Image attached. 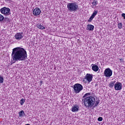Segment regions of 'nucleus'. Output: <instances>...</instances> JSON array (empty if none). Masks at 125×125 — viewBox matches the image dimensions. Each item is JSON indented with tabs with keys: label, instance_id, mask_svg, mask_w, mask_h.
<instances>
[{
	"label": "nucleus",
	"instance_id": "nucleus-1",
	"mask_svg": "<svg viewBox=\"0 0 125 125\" xmlns=\"http://www.w3.org/2000/svg\"><path fill=\"white\" fill-rule=\"evenodd\" d=\"M12 57L13 61H25L27 57V51L22 47H17L13 49Z\"/></svg>",
	"mask_w": 125,
	"mask_h": 125
},
{
	"label": "nucleus",
	"instance_id": "nucleus-2",
	"mask_svg": "<svg viewBox=\"0 0 125 125\" xmlns=\"http://www.w3.org/2000/svg\"><path fill=\"white\" fill-rule=\"evenodd\" d=\"M91 93H87L84 95L82 100L83 101L84 105L86 108H94L97 107L98 104H99V101H96L95 98L92 96H90Z\"/></svg>",
	"mask_w": 125,
	"mask_h": 125
},
{
	"label": "nucleus",
	"instance_id": "nucleus-3",
	"mask_svg": "<svg viewBox=\"0 0 125 125\" xmlns=\"http://www.w3.org/2000/svg\"><path fill=\"white\" fill-rule=\"evenodd\" d=\"M67 9L69 11H71V12L73 11H76L79 8L78 6V4L76 2H72L69 3L67 5Z\"/></svg>",
	"mask_w": 125,
	"mask_h": 125
},
{
	"label": "nucleus",
	"instance_id": "nucleus-4",
	"mask_svg": "<svg viewBox=\"0 0 125 125\" xmlns=\"http://www.w3.org/2000/svg\"><path fill=\"white\" fill-rule=\"evenodd\" d=\"M73 89L75 93H80L83 89V87L80 83H76L73 85Z\"/></svg>",
	"mask_w": 125,
	"mask_h": 125
},
{
	"label": "nucleus",
	"instance_id": "nucleus-5",
	"mask_svg": "<svg viewBox=\"0 0 125 125\" xmlns=\"http://www.w3.org/2000/svg\"><path fill=\"white\" fill-rule=\"evenodd\" d=\"M0 11L2 14H4L5 16H7L10 14V9L6 7H3L0 9Z\"/></svg>",
	"mask_w": 125,
	"mask_h": 125
},
{
	"label": "nucleus",
	"instance_id": "nucleus-6",
	"mask_svg": "<svg viewBox=\"0 0 125 125\" xmlns=\"http://www.w3.org/2000/svg\"><path fill=\"white\" fill-rule=\"evenodd\" d=\"M104 75L106 78H110V77H111L112 75H113V71H112V70H111L110 68H107L105 69Z\"/></svg>",
	"mask_w": 125,
	"mask_h": 125
},
{
	"label": "nucleus",
	"instance_id": "nucleus-7",
	"mask_svg": "<svg viewBox=\"0 0 125 125\" xmlns=\"http://www.w3.org/2000/svg\"><path fill=\"white\" fill-rule=\"evenodd\" d=\"M122 87V83L119 82H117L114 85V88L115 90H121Z\"/></svg>",
	"mask_w": 125,
	"mask_h": 125
},
{
	"label": "nucleus",
	"instance_id": "nucleus-8",
	"mask_svg": "<svg viewBox=\"0 0 125 125\" xmlns=\"http://www.w3.org/2000/svg\"><path fill=\"white\" fill-rule=\"evenodd\" d=\"M23 37H24V35H23V33H18L16 34L15 36V38L17 41H20L21 39H23Z\"/></svg>",
	"mask_w": 125,
	"mask_h": 125
},
{
	"label": "nucleus",
	"instance_id": "nucleus-9",
	"mask_svg": "<svg viewBox=\"0 0 125 125\" xmlns=\"http://www.w3.org/2000/svg\"><path fill=\"white\" fill-rule=\"evenodd\" d=\"M41 9L39 8H36L33 11V14L34 15V16H38L41 14Z\"/></svg>",
	"mask_w": 125,
	"mask_h": 125
},
{
	"label": "nucleus",
	"instance_id": "nucleus-10",
	"mask_svg": "<svg viewBox=\"0 0 125 125\" xmlns=\"http://www.w3.org/2000/svg\"><path fill=\"white\" fill-rule=\"evenodd\" d=\"M98 12V11L97 10L94 11L93 14H92L91 16L90 17V18L88 20V22H91V21H92V20H93V18H94V17L96 16Z\"/></svg>",
	"mask_w": 125,
	"mask_h": 125
},
{
	"label": "nucleus",
	"instance_id": "nucleus-11",
	"mask_svg": "<svg viewBox=\"0 0 125 125\" xmlns=\"http://www.w3.org/2000/svg\"><path fill=\"white\" fill-rule=\"evenodd\" d=\"M92 75L89 74H87L85 76V79L88 83H90L92 81Z\"/></svg>",
	"mask_w": 125,
	"mask_h": 125
},
{
	"label": "nucleus",
	"instance_id": "nucleus-12",
	"mask_svg": "<svg viewBox=\"0 0 125 125\" xmlns=\"http://www.w3.org/2000/svg\"><path fill=\"white\" fill-rule=\"evenodd\" d=\"M79 109H80V106L78 105H74L72 107V112H78L79 111Z\"/></svg>",
	"mask_w": 125,
	"mask_h": 125
},
{
	"label": "nucleus",
	"instance_id": "nucleus-13",
	"mask_svg": "<svg viewBox=\"0 0 125 125\" xmlns=\"http://www.w3.org/2000/svg\"><path fill=\"white\" fill-rule=\"evenodd\" d=\"M86 30L87 31H93V30H94V26L91 24H88L87 25Z\"/></svg>",
	"mask_w": 125,
	"mask_h": 125
},
{
	"label": "nucleus",
	"instance_id": "nucleus-14",
	"mask_svg": "<svg viewBox=\"0 0 125 125\" xmlns=\"http://www.w3.org/2000/svg\"><path fill=\"white\" fill-rule=\"evenodd\" d=\"M92 70L94 72H97L99 70V67L97 65H94L92 66Z\"/></svg>",
	"mask_w": 125,
	"mask_h": 125
},
{
	"label": "nucleus",
	"instance_id": "nucleus-15",
	"mask_svg": "<svg viewBox=\"0 0 125 125\" xmlns=\"http://www.w3.org/2000/svg\"><path fill=\"white\" fill-rule=\"evenodd\" d=\"M115 83H116V81H111L109 84V87H110V88H113V87H114V86H115Z\"/></svg>",
	"mask_w": 125,
	"mask_h": 125
},
{
	"label": "nucleus",
	"instance_id": "nucleus-16",
	"mask_svg": "<svg viewBox=\"0 0 125 125\" xmlns=\"http://www.w3.org/2000/svg\"><path fill=\"white\" fill-rule=\"evenodd\" d=\"M37 28H38V29H40V30H43V29H45V27H44V26H42V24H38L37 25Z\"/></svg>",
	"mask_w": 125,
	"mask_h": 125
},
{
	"label": "nucleus",
	"instance_id": "nucleus-17",
	"mask_svg": "<svg viewBox=\"0 0 125 125\" xmlns=\"http://www.w3.org/2000/svg\"><path fill=\"white\" fill-rule=\"evenodd\" d=\"M19 117H24V116H26V114H25V112H24V110H21L19 113Z\"/></svg>",
	"mask_w": 125,
	"mask_h": 125
},
{
	"label": "nucleus",
	"instance_id": "nucleus-18",
	"mask_svg": "<svg viewBox=\"0 0 125 125\" xmlns=\"http://www.w3.org/2000/svg\"><path fill=\"white\" fill-rule=\"evenodd\" d=\"M3 23H8L10 22V20L8 18H4L3 20L2 21Z\"/></svg>",
	"mask_w": 125,
	"mask_h": 125
},
{
	"label": "nucleus",
	"instance_id": "nucleus-19",
	"mask_svg": "<svg viewBox=\"0 0 125 125\" xmlns=\"http://www.w3.org/2000/svg\"><path fill=\"white\" fill-rule=\"evenodd\" d=\"M93 6H95L98 4V1L97 0H93V2H92Z\"/></svg>",
	"mask_w": 125,
	"mask_h": 125
},
{
	"label": "nucleus",
	"instance_id": "nucleus-20",
	"mask_svg": "<svg viewBox=\"0 0 125 125\" xmlns=\"http://www.w3.org/2000/svg\"><path fill=\"white\" fill-rule=\"evenodd\" d=\"M118 29H122V28H123V23H119L118 24Z\"/></svg>",
	"mask_w": 125,
	"mask_h": 125
},
{
	"label": "nucleus",
	"instance_id": "nucleus-21",
	"mask_svg": "<svg viewBox=\"0 0 125 125\" xmlns=\"http://www.w3.org/2000/svg\"><path fill=\"white\" fill-rule=\"evenodd\" d=\"M3 77L0 76V83H3Z\"/></svg>",
	"mask_w": 125,
	"mask_h": 125
},
{
	"label": "nucleus",
	"instance_id": "nucleus-22",
	"mask_svg": "<svg viewBox=\"0 0 125 125\" xmlns=\"http://www.w3.org/2000/svg\"><path fill=\"white\" fill-rule=\"evenodd\" d=\"M24 103H25V99H21V101H20V104L21 105H23V104H24Z\"/></svg>",
	"mask_w": 125,
	"mask_h": 125
},
{
	"label": "nucleus",
	"instance_id": "nucleus-23",
	"mask_svg": "<svg viewBox=\"0 0 125 125\" xmlns=\"http://www.w3.org/2000/svg\"><path fill=\"white\" fill-rule=\"evenodd\" d=\"M3 19H4V17L2 15L0 14V22H1V21H3Z\"/></svg>",
	"mask_w": 125,
	"mask_h": 125
},
{
	"label": "nucleus",
	"instance_id": "nucleus-24",
	"mask_svg": "<svg viewBox=\"0 0 125 125\" xmlns=\"http://www.w3.org/2000/svg\"><path fill=\"white\" fill-rule=\"evenodd\" d=\"M98 121L99 122H102V121H103V118L102 117H99V118H98Z\"/></svg>",
	"mask_w": 125,
	"mask_h": 125
},
{
	"label": "nucleus",
	"instance_id": "nucleus-25",
	"mask_svg": "<svg viewBox=\"0 0 125 125\" xmlns=\"http://www.w3.org/2000/svg\"><path fill=\"white\" fill-rule=\"evenodd\" d=\"M122 17H123L124 19H125V13H123L122 14Z\"/></svg>",
	"mask_w": 125,
	"mask_h": 125
},
{
	"label": "nucleus",
	"instance_id": "nucleus-26",
	"mask_svg": "<svg viewBox=\"0 0 125 125\" xmlns=\"http://www.w3.org/2000/svg\"><path fill=\"white\" fill-rule=\"evenodd\" d=\"M120 61H121V62H124V59H120Z\"/></svg>",
	"mask_w": 125,
	"mask_h": 125
},
{
	"label": "nucleus",
	"instance_id": "nucleus-27",
	"mask_svg": "<svg viewBox=\"0 0 125 125\" xmlns=\"http://www.w3.org/2000/svg\"><path fill=\"white\" fill-rule=\"evenodd\" d=\"M10 0H5V1H9Z\"/></svg>",
	"mask_w": 125,
	"mask_h": 125
},
{
	"label": "nucleus",
	"instance_id": "nucleus-28",
	"mask_svg": "<svg viewBox=\"0 0 125 125\" xmlns=\"http://www.w3.org/2000/svg\"><path fill=\"white\" fill-rule=\"evenodd\" d=\"M42 83V81H41V83Z\"/></svg>",
	"mask_w": 125,
	"mask_h": 125
}]
</instances>
